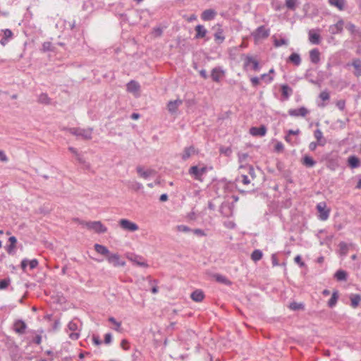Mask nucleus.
<instances>
[{"label":"nucleus","instance_id":"59","mask_svg":"<svg viewBox=\"0 0 361 361\" xmlns=\"http://www.w3.org/2000/svg\"><path fill=\"white\" fill-rule=\"evenodd\" d=\"M294 261L295 263H297L300 267H303L305 266V263L302 261V258L300 255H297Z\"/></svg>","mask_w":361,"mask_h":361},{"label":"nucleus","instance_id":"56","mask_svg":"<svg viewBox=\"0 0 361 361\" xmlns=\"http://www.w3.org/2000/svg\"><path fill=\"white\" fill-rule=\"evenodd\" d=\"M92 340L93 343L96 345H100L102 344V341L98 335H93Z\"/></svg>","mask_w":361,"mask_h":361},{"label":"nucleus","instance_id":"61","mask_svg":"<svg viewBox=\"0 0 361 361\" xmlns=\"http://www.w3.org/2000/svg\"><path fill=\"white\" fill-rule=\"evenodd\" d=\"M245 168L247 169L248 173L250 175V176L252 178H254L255 177L254 168L252 166H250V165H249L247 166H245Z\"/></svg>","mask_w":361,"mask_h":361},{"label":"nucleus","instance_id":"29","mask_svg":"<svg viewBox=\"0 0 361 361\" xmlns=\"http://www.w3.org/2000/svg\"><path fill=\"white\" fill-rule=\"evenodd\" d=\"M352 66L355 68L354 75L356 77H360L361 75V61L359 59H353Z\"/></svg>","mask_w":361,"mask_h":361},{"label":"nucleus","instance_id":"32","mask_svg":"<svg viewBox=\"0 0 361 361\" xmlns=\"http://www.w3.org/2000/svg\"><path fill=\"white\" fill-rule=\"evenodd\" d=\"M127 90L130 92H136L140 89V85L135 80H130L127 83Z\"/></svg>","mask_w":361,"mask_h":361},{"label":"nucleus","instance_id":"36","mask_svg":"<svg viewBox=\"0 0 361 361\" xmlns=\"http://www.w3.org/2000/svg\"><path fill=\"white\" fill-rule=\"evenodd\" d=\"M338 299V293L337 290H335L333 292L331 298L328 301L329 307H334L336 305Z\"/></svg>","mask_w":361,"mask_h":361},{"label":"nucleus","instance_id":"10","mask_svg":"<svg viewBox=\"0 0 361 361\" xmlns=\"http://www.w3.org/2000/svg\"><path fill=\"white\" fill-rule=\"evenodd\" d=\"M250 64H252V68L254 71H259L260 66L259 62L256 59H253L252 56L247 55L245 59L244 66H248Z\"/></svg>","mask_w":361,"mask_h":361},{"label":"nucleus","instance_id":"12","mask_svg":"<svg viewBox=\"0 0 361 361\" xmlns=\"http://www.w3.org/2000/svg\"><path fill=\"white\" fill-rule=\"evenodd\" d=\"M344 22L342 19L339 20L336 24L330 25L329 31L332 35L341 33L343 31Z\"/></svg>","mask_w":361,"mask_h":361},{"label":"nucleus","instance_id":"48","mask_svg":"<svg viewBox=\"0 0 361 361\" xmlns=\"http://www.w3.org/2000/svg\"><path fill=\"white\" fill-rule=\"evenodd\" d=\"M304 305L302 303H298L295 302H291L289 305V308L292 310H299L303 309Z\"/></svg>","mask_w":361,"mask_h":361},{"label":"nucleus","instance_id":"26","mask_svg":"<svg viewBox=\"0 0 361 361\" xmlns=\"http://www.w3.org/2000/svg\"><path fill=\"white\" fill-rule=\"evenodd\" d=\"M195 30L196 32V34L195 36V39L204 38L207 33V29L202 25H197L195 27Z\"/></svg>","mask_w":361,"mask_h":361},{"label":"nucleus","instance_id":"38","mask_svg":"<svg viewBox=\"0 0 361 361\" xmlns=\"http://www.w3.org/2000/svg\"><path fill=\"white\" fill-rule=\"evenodd\" d=\"M130 260L134 262L136 264L142 267H147L148 264L145 261L142 260V259L139 256H135L133 258L131 257Z\"/></svg>","mask_w":361,"mask_h":361},{"label":"nucleus","instance_id":"13","mask_svg":"<svg viewBox=\"0 0 361 361\" xmlns=\"http://www.w3.org/2000/svg\"><path fill=\"white\" fill-rule=\"evenodd\" d=\"M136 171L137 173L144 179H147L149 176L154 175L155 173V171L153 169H147L145 170L144 168L141 166H138L136 168Z\"/></svg>","mask_w":361,"mask_h":361},{"label":"nucleus","instance_id":"46","mask_svg":"<svg viewBox=\"0 0 361 361\" xmlns=\"http://www.w3.org/2000/svg\"><path fill=\"white\" fill-rule=\"evenodd\" d=\"M11 283V279L9 278L4 279L0 280V290L6 289Z\"/></svg>","mask_w":361,"mask_h":361},{"label":"nucleus","instance_id":"18","mask_svg":"<svg viewBox=\"0 0 361 361\" xmlns=\"http://www.w3.org/2000/svg\"><path fill=\"white\" fill-rule=\"evenodd\" d=\"M183 103L180 99H176L169 101L167 104V109L171 114H174L177 111L178 107Z\"/></svg>","mask_w":361,"mask_h":361},{"label":"nucleus","instance_id":"35","mask_svg":"<svg viewBox=\"0 0 361 361\" xmlns=\"http://www.w3.org/2000/svg\"><path fill=\"white\" fill-rule=\"evenodd\" d=\"M350 298L352 307L356 308L361 301V296L358 294H352Z\"/></svg>","mask_w":361,"mask_h":361},{"label":"nucleus","instance_id":"2","mask_svg":"<svg viewBox=\"0 0 361 361\" xmlns=\"http://www.w3.org/2000/svg\"><path fill=\"white\" fill-rule=\"evenodd\" d=\"M70 133L80 137L84 140L92 139V128H71L69 129Z\"/></svg>","mask_w":361,"mask_h":361},{"label":"nucleus","instance_id":"44","mask_svg":"<svg viewBox=\"0 0 361 361\" xmlns=\"http://www.w3.org/2000/svg\"><path fill=\"white\" fill-rule=\"evenodd\" d=\"M288 40L284 38H281L279 39H274V44L276 47H279L282 45H288Z\"/></svg>","mask_w":361,"mask_h":361},{"label":"nucleus","instance_id":"57","mask_svg":"<svg viewBox=\"0 0 361 361\" xmlns=\"http://www.w3.org/2000/svg\"><path fill=\"white\" fill-rule=\"evenodd\" d=\"M112 342V335L111 333H107L104 335V343L110 344Z\"/></svg>","mask_w":361,"mask_h":361},{"label":"nucleus","instance_id":"6","mask_svg":"<svg viewBox=\"0 0 361 361\" xmlns=\"http://www.w3.org/2000/svg\"><path fill=\"white\" fill-rule=\"evenodd\" d=\"M106 259L108 262L114 267H123L126 264L124 261L121 260L119 255L116 253L110 252Z\"/></svg>","mask_w":361,"mask_h":361},{"label":"nucleus","instance_id":"37","mask_svg":"<svg viewBox=\"0 0 361 361\" xmlns=\"http://www.w3.org/2000/svg\"><path fill=\"white\" fill-rule=\"evenodd\" d=\"M338 247H339V252L341 255H343V256L347 255L348 252V245L346 243L341 242L338 244Z\"/></svg>","mask_w":361,"mask_h":361},{"label":"nucleus","instance_id":"4","mask_svg":"<svg viewBox=\"0 0 361 361\" xmlns=\"http://www.w3.org/2000/svg\"><path fill=\"white\" fill-rule=\"evenodd\" d=\"M317 209L319 212L318 218L321 221H326L329 219L330 209L326 208V204L321 202L317 204Z\"/></svg>","mask_w":361,"mask_h":361},{"label":"nucleus","instance_id":"5","mask_svg":"<svg viewBox=\"0 0 361 361\" xmlns=\"http://www.w3.org/2000/svg\"><path fill=\"white\" fill-rule=\"evenodd\" d=\"M85 226L90 230L94 231L97 233H104L107 228L100 221H89L85 222Z\"/></svg>","mask_w":361,"mask_h":361},{"label":"nucleus","instance_id":"24","mask_svg":"<svg viewBox=\"0 0 361 361\" xmlns=\"http://www.w3.org/2000/svg\"><path fill=\"white\" fill-rule=\"evenodd\" d=\"M314 136L319 143V146H324L326 143V140L323 137V133L320 129H316L314 131Z\"/></svg>","mask_w":361,"mask_h":361},{"label":"nucleus","instance_id":"19","mask_svg":"<svg viewBox=\"0 0 361 361\" xmlns=\"http://www.w3.org/2000/svg\"><path fill=\"white\" fill-rule=\"evenodd\" d=\"M309 40L312 44H319L321 42V37L319 33H317L314 30H310L308 32Z\"/></svg>","mask_w":361,"mask_h":361},{"label":"nucleus","instance_id":"51","mask_svg":"<svg viewBox=\"0 0 361 361\" xmlns=\"http://www.w3.org/2000/svg\"><path fill=\"white\" fill-rule=\"evenodd\" d=\"M192 231L193 232V233L197 236H200V237H202V236H206L207 234L206 233L204 232V230L202 229H200V228H195V229H193L192 230Z\"/></svg>","mask_w":361,"mask_h":361},{"label":"nucleus","instance_id":"22","mask_svg":"<svg viewBox=\"0 0 361 361\" xmlns=\"http://www.w3.org/2000/svg\"><path fill=\"white\" fill-rule=\"evenodd\" d=\"M310 59L314 64H317L320 61V51L317 48L312 49L310 51Z\"/></svg>","mask_w":361,"mask_h":361},{"label":"nucleus","instance_id":"60","mask_svg":"<svg viewBox=\"0 0 361 361\" xmlns=\"http://www.w3.org/2000/svg\"><path fill=\"white\" fill-rule=\"evenodd\" d=\"M220 152L227 156H229L231 153V149L230 147H221L220 149Z\"/></svg>","mask_w":361,"mask_h":361},{"label":"nucleus","instance_id":"43","mask_svg":"<svg viewBox=\"0 0 361 361\" xmlns=\"http://www.w3.org/2000/svg\"><path fill=\"white\" fill-rule=\"evenodd\" d=\"M298 4V0H286V6L291 10L295 11Z\"/></svg>","mask_w":361,"mask_h":361},{"label":"nucleus","instance_id":"39","mask_svg":"<svg viewBox=\"0 0 361 361\" xmlns=\"http://www.w3.org/2000/svg\"><path fill=\"white\" fill-rule=\"evenodd\" d=\"M50 98L48 97L47 94L42 93L38 97V102L43 104H49L50 103Z\"/></svg>","mask_w":361,"mask_h":361},{"label":"nucleus","instance_id":"52","mask_svg":"<svg viewBox=\"0 0 361 361\" xmlns=\"http://www.w3.org/2000/svg\"><path fill=\"white\" fill-rule=\"evenodd\" d=\"M319 98L323 100V101H326V100H329V98H330V96H329V94L328 92L326 91H322L320 94H319Z\"/></svg>","mask_w":361,"mask_h":361},{"label":"nucleus","instance_id":"40","mask_svg":"<svg viewBox=\"0 0 361 361\" xmlns=\"http://www.w3.org/2000/svg\"><path fill=\"white\" fill-rule=\"evenodd\" d=\"M281 93L283 97L288 99L292 93V90L287 85H283L281 86Z\"/></svg>","mask_w":361,"mask_h":361},{"label":"nucleus","instance_id":"62","mask_svg":"<svg viewBox=\"0 0 361 361\" xmlns=\"http://www.w3.org/2000/svg\"><path fill=\"white\" fill-rule=\"evenodd\" d=\"M259 80H260V78H258V77H252L251 79H250V81L252 82V85L254 86V87H257L259 84Z\"/></svg>","mask_w":361,"mask_h":361},{"label":"nucleus","instance_id":"1","mask_svg":"<svg viewBox=\"0 0 361 361\" xmlns=\"http://www.w3.org/2000/svg\"><path fill=\"white\" fill-rule=\"evenodd\" d=\"M207 172V167L199 168L197 166H192L188 170L189 175L195 180L203 181V176Z\"/></svg>","mask_w":361,"mask_h":361},{"label":"nucleus","instance_id":"15","mask_svg":"<svg viewBox=\"0 0 361 361\" xmlns=\"http://www.w3.org/2000/svg\"><path fill=\"white\" fill-rule=\"evenodd\" d=\"M216 12L214 9H206L201 15V18L204 21H209L214 19Z\"/></svg>","mask_w":361,"mask_h":361},{"label":"nucleus","instance_id":"47","mask_svg":"<svg viewBox=\"0 0 361 361\" xmlns=\"http://www.w3.org/2000/svg\"><path fill=\"white\" fill-rule=\"evenodd\" d=\"M130 188L135 191H138L143 189V185L139 182L134 181L131 183Z\"/></svg>","mask_w":361,"mask_h":361},{"label":"nucleus","instance_id":"14","mask_svg":"<svg viewBox=\"0 0 361 361\" xmlns=\"http://www.w3.org/2000/svg\"><path fill=\"white\" fill-rule=\"evenodd\" d=\"M269 35V30L266 29L264 25H261L258 27L255 32L253 33V36L255 37H262L266 38Z\"/></svg>","mask_w":361,"mask_h":361},{"label":"nucleus","instance_id":"54","mask_svg":"<svg viewBox=\"0 0 361 361\" xmlns=\"http://www.w3.org/2000/svg\"><path fill=\"white\" fill-rule=\"evenodd\" d=\"M28 265L30 269H34L38 265V261L36 259H33L32 260H28Z\"/></svg>","mask_w":361,"mask_h":361},{"label":"nucleus","instance_id":"28","mask_svg":"<svg viewBox=\"0 0 361 361\" xmlns=\"http://www.w3.org/2000/svg\"><path fill=\"white\" fill-rule=\"evenodd\" d=\"M192 300L195 302H201L204 298V293L201 290H195L190 295Z\"/></svg>","mask_w":361,"mask_h":361},{"label":"nucleus","instance_id":"53","mask_svg":"<svg viewBox=\"0 0 361 361\" xmlns=\"http://www.w3.org/2000/svg\"><path fill=\"white\" fill-rule=\"evenodd\" d=\"M284 146L283 144L281 142H278L274 146V150L276 152H281L283 150Z\"/></svg>","mask_w":361,"mask_h":361},{"label":"nucleus","instance_id":"25","mask_svg":"<svg viewBox=\"0 0 361 361\" xmlns=\"http://www.w3.org/2000/svg\"><path fill=\"white\" fill-rule=\"evenodd\" d=\"M214 40L218 44H221L225 40V35L223 29L219 27L214 34Z\"/></svg>","mask_w":361,"mask_h":361},{"label":"nucleus","instance_id":"16","mask_svg":"<svg viewBox=\"0 0 361 361\" xmlns=\"http://www.w3.org/2000/svg\"><path fill=\"white\" fill-rule=\"evenodd\" d=\"M26 327V324L21 319L16 321L13 325L14 331L19 334H23Z\"/></svg>","mask_w":361,"mask_h":361},{"label":"nucleus","instance_id":"45","mask_svg":"<svg viewBox=\"0 0 361 361\" xmlns=\"http://www.w3.org/2000/svg\"><path fill=\"white\" fill-rule=\"evenodd\" d=\"M109 321L114 325H115V327L114 328V330L117 331H121V322H117L116 319L113 317H109Z\"/></svg>","mask_w":361,"mask_h":361},{"label":"nucleus","instance_id":"7","mask_svg":"<svg viewBox=\"0 0 361 361\" xmlns=\"http://www.w3.org/2000/svg\"><path fill=\"white\" fill-rule=\"evenodd\" d=\"M119 224L122 228H123L124 230H126V231L133 232V231L138 230V226L136 224H135L128 219H121L119 221Z\"/></svg>","mask_w":361,"mask_h":361},{"label":"nucleus","instance_id":"31","mask_svg":"<svg viewBox=\"0 0 361 361\" xmlns=\"http://www.w3.org/2000/svg\"><path fill=\"white\" fill-rule=\"evenodd\" d=\"M302 163L307 168H312L316 164V161L309 155L303 157Z\"/></svg>","mask_w":361,"mask_h":361},{"label":"nucleus","instance_id":"50","mask_svg":"<svg viewBox=\"0 0 361 361\" xmlns=\"http://www.w3.org/2000/svg\"><path fill=\"white\" fill-rule=\"evenodd\" d=\"M177 231H178L180 232L186 233V232L192 231V229L190 227L185 226V225H178V226H177Z\"/></svg>","mask_w":361,"mask_h":361},{"label":"nucleus","instance_id":"34","mask_svg":"<svg viewBox=\"0 0 361 361\" xmlns=\"http://www.w3.org/2000/svg\"><path fill=\"white\" fill-rule=\"evenodd\" d=\"M347 272L344 270L339 269L338 270L335 274L334 277L335 279L338 281H345L347 280Z\"/></svg>","mask_w":361,"mask_h":361},{"label":"nucleus","instance_id":"33","mask_svg":"<svg viewBox=\"0 0 361 361\" xmlns=\"http://www.w3.org/2000/svg\"><path fill=\"white\" fill-rule=\"evenodd\" d=\"M348 164L352 169L357 168L360 166V159L355 156H350L348 159Z\"/></svg>","mask_w":361,"mask_h":361},{"label":"nucleus","instance_id":"42","mask_svg":"<svg viewBox=\"0 0 361 361\" xmlns=\"http://www.w3.org/2000/svg\"><path fill=\"white\" fill-rule=\"evenodd\" d=\"M214 277L216 279V281L219 283H224L226 285L231 284V281L225 276H223L221 274H216L214 276Z\"/></svg>","mask_w":361,"mask_h":361},{"label":"nucleus","instance_id":"17","mask_svg":"<svg viewBox=\"0 0 361 361\" xmlns=\"http://www.w3.org/2000/svg\"><path fill=\"white\" fill-rule=\"evenodd\" d=\"M2 32H4V36L0 40V44L5 46L13 38V34L10 29L3 30Z\"/></svg>","mask_w":361,"mask_h":361},{"label":"nucleus","instance_id":"8","mask_svg":"<svg viewBox=\"0 0 361 361\" xmlns=\"http://www.w3.org/2000/svg\"><path fill=\"white\" fill-rule=\"evenodd\" d=\"M308 113L309 111L304 106H302L299 109H290L288 110V114L290 116L295 117H305Z\"/></svg>","mask_w":361,"mask_h":361},{"label":"nucleus","instance_id":"23","mask_svg":"<svg viewBox=\"0 0 361 361\" xmlns=\"http://www.w3.org/2000/svg\"><path fill=\"white\" fill-rule=\"evenodd\" d=\"M301 57L298 53H292L287 59L288 63H291L295 66H299L301 63Z\"/></svg>","mask_w":361,"mask_h":361},{"label":"nucleus","instance_id":"55","mask_svg":"<svg viewBox=\"0 0 361 361\" xmlns=\"http://www.w3.org/2000/svg\"><path fill=\"white\" fill-rule=\"evenodd\" d=\"M336 106L340 109L341 111H343L345 107V100L341 99L338 100L336 102Z\"/></svg>","mask_w":361,"mask_h":361},{"label":"nucleus","instance_id":"21","mask_svg":"<svg viewBox=\"0 0 361 361\" xmlns=\"http://www.w3.org/2000/svg\"><path fill=\"white\" fill-rule=\"evenodd\" d=\"M328 3L331 6L337 8L339 11L345 10L346 7V0H328Z\"/></svg>","mask_w":361,"mask_h":361},{"label":"nucleus","instance_id":"9","mask_svg":"<svg viewBox=\"0 0 361 361\" xmlns=\"http://www.w3.org/2000/svg\"><path fill=\"white\" fill-rule=\"evenodd\" d=\"M267 129L265 126H260L259 127H252L250 129V133L252 136L262 137L267 133Z\"/></svg>","mask_w":361,"mask_h":361},{"label":"nucleus","instance_id":"27","mask_svg":"<svg viewBox=\"0 0 361 361\" xmlns=\"http://www.w3.org/2000/svg\"><path fill=\"white\" fill-rule=\"evenodd\" d=\"M195 147L193 146H190L185 147L183 150V152L181 155L182 159L185 161L189 159L193 154H195Z\"/></svg>","mask_w":361,"mask_h":361},{"label":"nucleus","instance_id":"58","mask_svg":"<svg viewBox=\"0 0 361 361\" xmlns=\"http://www.w3.org/2000/svg\"><path fill=\"white\" fill-rule=\"evenodd\" d=\"M240 178V181L244 185H248L250 183V180L247 175H241Z\"/></svg>","mask_w":361,"mask_h":361},{"label":"nucleus","instance_id":"63","mask_svg":"<svg viewBox=\"0 0 361 361\" xmlns=\"http://www.w3.org/2000/svg\"><path fill=\"white\" fill-rule=\"evenodd\" d=\"M319 146V143L317 142H312L309 145V149L310 151H314L317 148V147Z\"/></svg>","mask_w":361,"mask_h":361},{"label":"nucleus","instance_id":"3","mask_svg":"<svg viewBox=\"0 0 361 361\" xmlns=\"http://www.w3.org/2000/svg\"><path fill=\"white\" fill-rule=\"evenodd\" d=\"M68 330L71 331L68 336L72 340H78L80 337V329L78 322L74 320L71 321L67 326Z\"/></svg>","mask_w":361,"mask_h":361},{"label":"nucleus","instance_id":"41","mask_svg":"<svg viewBox=\"0 0 361 361\" xmlns=\"http://www.w3.org/2000/svg\"><path fill=\"white\" fill-rule=\"evenodd\" d=\"M262 257V252L260 250H255L252 255H251V259L254 262H257L259 259H261Z\"/></svg>","mask_w":361,"mask_h":361},{"label":"nucleus","instance_id":"49","mask_svg":"<svg viewBox=\"0 0 361 361\" xmlns=\"http://www.w3.org/2000/svg\"><path fill=\"white\" fill-rule=\"evenodd\" d=\"M260 79L264 80L267 84L271 83L274 80L273 77L269 75V73L261 75Z\"/></svg>","mask_w":361,"mask_h":361},{"label":"nucleus","instance_id":"11","mask_svg":"<svg viewBox=\"0 0 361 361\" xmlns=\"http://www.w3.org/2000/svg\"><path fill=\"white\" fill-rule=\"evenodd\" d=\"M224 75V71L220 67H215L212 70L211 77L214 82H219Z\"/></svg>","mask_w":361,"mask_h":361},{"label":"nucleus","instance_id":"30","mask_svg":"<svg viewBox=\"0 0 361 361\" xmlns=\"http://www.w3.org/2000/svg\"><path fill=\"white\" fill-rule=\"evenodd\" d=\"M94 250L95 251L102 255H104V256H106L107 257V256L109 255L110 252L109 250H108V248L102 245H100V244H95L94 245Z\"/></svg>","mask_w":361,"mask_h":361},{"label":"nucleus","instance_id":"20","mask_svg":"<svg viewBox=\"0 0 361 361\" xmlns=\"http://www.w3.org/2000/svg\"><path fill=\"white\" fill-rule=\"evenodd\" d=\"M8 241L10 245L6 247V250L9 255H13L16 253L17 239L15 236H11L8 238Z\"/></svg>","mask_w":361,"mask_h":361},{"label":"nucleus","instance_id":"64","mask_svg":"<svg viewBox=\"0 0 361 361\" xmlns=\"http://www.w3.org/2000/svg\"><path fill=\"white\" fill-rule=\"evenodd\" d=\"M346 28L351 32L354 33L355 32V25L353 23H348L346 25Z\"/></svg>","mask_w":361,"mask_h":361}]
</instances>
